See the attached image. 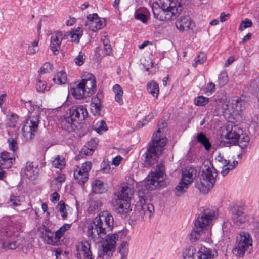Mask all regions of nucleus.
Listing matches in <instances>:
<instances>
[{
  "instance_id": "f257e3e1",
  "label": "nucleus",
  "mask_w": 259,
  "mask_h": 259,
  "mask_svg": "<svg viewBox=\"0 0 259 259\" xmlns=\"http://www.w3.org/2000/svg\"><path fill=\"white\" fill-rule=\"evenodd\" d=\"M113 218L108 211L101 212L90 223L87 229V236L96 244H102V253H99L100 257L104 258L112 255L116 240L118 239L117 234L107 235L113 229Z\"/></svg>"
},
{
  "instance_id": "f03ea898",
  "label": "nucleus",
  "mask_w": 259,
  "mask_h": 259,
  "mask_svg": "<svg viewBox=\"0 0 259 259\" xmlns=\"http://www.w3.org/2000/svg\"><path fill=\"white\" fill-rule=\"evenodd\" d=\"M166 127V123L162 122L158 125L157 132L153 135L152 143L143 155L146 164L152 165L157 161L159 156L164 149L166 138L161 136L163 128Z\"/></svg>"
},
{
  "instance_id": "7ed1b4c3",
  "label": "nucleus",
  "mask_w": 259,
  "mask_h": 259,
  "mask_svg": "<svg viewBox=\"0 0 259 259\" xmlns=\"http://www.w3.org/2000/svg\"><path fill=\"white\" fill-rule=\"evenodd\" d=\"M216 217L217 214L214 209L209 208L204 209L195 222L194 227L190 235L191 241L196 242L198 240L202 233L211 227L212 222Z\"/></svg>"
},
{
  "instance_id": "20e7f679",
  "label": "nucleus",
  "mask_w": 259,
  "mask_h": 259,
  "mask_svg": "<svg viewBox=\"0 0 259 259\" xmlns=\"http://www.w3.org/2000/svg\"><path fill=\"white\" fill-rule=\"evenodd\" d=\"M205 165L201 175L196 180L195 187L203 194L207 193L214 186L217 172L213 166Z\"/></svg>"
},
{
  "instance_id": "39448f33",
  "label": "nucleus",
  "mask_w": 259,
  "mask_h": 259,
  "mask_svg": "<svg viewBox=\"0 0 259 259\" xmlns=\"http://www.w3.org/2000/svg\"><path fill=\"white\" fill-rule=\"evenodd\" d=\"M133 194V188L128 185H123L117 194H115V205L117 206V210L119 213L126 214L129 211L130 202Z\"/></svg>"
},
{
  "instance_id": "423d86ee",
  "label": "nucleus",
  "mask_w": 259,
  "mask_h": 259,
  "mask_svg": "<svg viewBox=\"0 0 259 259\" xmlns=\"http://www.w3.org/2000/svg\"><path fill=\"white\" fill-rule=\"evenodd\" d=\"M39 122V115L37 113L34 115L31 113L22 128L23 135L26 139L31 140L35 137Z\"/></svg>"
},
{
  "instance_id": "0eeeda50",
  "label": "nucleus",
  "mask_w": 259,
  "mask_h": 259,
  "mask_svg": "<svg viewBox=\"0 0 259 259\" xmlns=\"http://www.w3.org/2000/svg\"><path fill=\"white\" fill-rule=\"evenodd\" d=\"M165 167L162 164H158L155 172H152L147 177L145 186L149 190H153L157 188L159 183L163 179Z\"/></svg>"
},
{
  "instance_id": "6e6552de",
  "label": "nucleus",
  "mask_w": 259,
  "mask_h": 259,
  "mask_svg": "<svg viewBox=\"0 0 259 259\" xmlns=\"http://www.w3.org/2000/svg\"><path fill=\"white\" fill-rule=\"evenodd\" d=\"M251 240L248 234L244 232L237 237L236 243L232 250L233 253L238 257H243L246 250L251 245Z\"/></svg>"
},
{
  "instance_id": "1a4fd4ad",
  "label": "nucleus",
  "mask_w": 259,
  "mask_h": 259,
  "mask_svg": "<svg viewBox=\"0 0 259 259\" xmlns=\"http://www.w3.org/2000/svg\"><path fill=\"white\" fill-rule=\"evenodd\" d=\"M160 7L173 19L182 11V6L176 0H160Z\"/></svg>"
},
{
  "instance_id": "9d476101",
  "label": "nucleus",
  "mask_w": 259,
  "mask_h": 259,
  "mask_svg": "<svg viewBox=\"0 0 259 259\" xmlns=\"http://www.w3.org/2000/svg\"><path fill=\"white\" fill-rule=\"evenodd\" d=\"M227 133L225 136L226 141H224L226 147L236 145L240 135L243 132L242 129L237 125H228L226 128Z\"/></svg>"
},
{
  "instance_id": "9b49d317",
  "label": "nucleus",
  "mask_w": 259,
  "mask_h": 259,
  "mask_svg": "<svg viewBox=\"0 0 259 259\" xmlns=\"http://www.w3.org/2000/svg\"><path fill=\"white\" fill-rule=\"evenodd\" d=\"M105 21L104 19L100 18L98 14L94 13L87 16V21L85 26L90 30L96 32L102 29L105 26Z\"/></svg>"
},
{
  "instance_id": "f8f14e48",
  "label": "nucleus",
  "mask_w": 259,
  "mask_h": 259,
  "mask_svg": "<svg viewBox=\"0 0 259 259\" xmlns=\"http://www.w3.org/2000/svg\"><path fill=\"white\" fill-rule=\"evenodd\" d=\"M88 115L87 109L83 105H74L69 109V116L75 122L84 120Z\"/></svg>"
},
{
  "instance_id": "ddd939ff",
  "label": "nucleus",
  "mask_w": 259,
  "mask_h": 259,
  "mask_svg": "<svg viewBox=\"0 0 259 259\" xmlns=\"http://www.w3.org/2000/svg\"><path fill=\"white\" fill-rule=\"evenodd\" d=\"M76 256L77 259H93L90 245L88 242H82L76 246Z\"/></svg>"
},
{
  "instance_id": "4468645a",
  "label": "nucleus",
  "mask_w": 259,
  "mask_h": 259,
  "mask_svg": "<svg viewBox=\"0 0 259 259\" xmlns=\"http://www.w3.org/2000/svg\"><path fill=\"white\" fill-rule=\"evenodd\" d=\"M81 83L88 92L87 96H90L95 93L96 90L95 77L92 74L88 73L84 76Z\"/></svg>"
},
{
  "instance_id": "2eb2a0df",
  "label": "nucleus",
  "mask_w": 259,
  "mask_h": 259,
  "mask_svg": "<svg viewBox=\"0 0 259 259\" xmlns=\"http://www.w3.org/2000/svg\"><path fill=\"white\" fill-rule=\"evenodd\" d=\"M63 38V33L61 31H56L52 34L50 49L54 55L58 54Z\"/></svg>"
},
{
  "instance_id": "dca6fc26",
  "label": "nucleus",
  "mask_w": 259,
  "mask_h": 259,
  "mask_svg": "<svg viewBox=\"0 0 259 259\" xmlns=\"http://www.w3.org/2000/svg\"><path fill=\"white\" fill-rule=\"evenodd\" d=\"M39 168L37 164L33 162L28 161L26 162L24 168V175L29 179L35 180L38 176Z\"/></svg>"
},
{
  "instance_id": "f3484780",
  "label": "nucleus",
  "mask_w": 259,
  "mask_h": 259,
  "mask_svg": "<svg viewBox=\"0 0 259 259\" xmlns=\"http://www.w3.org/2000/svg\"><path fill=\"white\" fill-rule=\"evenodd\" d=\"M152 10L154 17L160 21H164L172 20L169 14H166L165 11H163L157 2L154 3L152 6Z\"/></svg>"
},
{
  "instance_id": "a211bd4d",
  "label": "nucleus",
  "mask_w": 259,
  "mask_h": 259,
  "mask_svg": "<svg viewBox=\"0 0 259 259\" xmlns=\"http://www.w3.org/2000/svg\"><path fill=\"white\" fill-rule=\"evenodd\" d=\"M192 21L188 16L181 17L176 22V26L181 31H187L191 29Z\"/></svg>"
},
{
  "instance_id": "6ab92c4d",
  "label": "nucleus",
  "mask_w": 259,
  "mask_h": 259,
  "mask_svg": "<svg viewBox=\"0 0 259 259\" xmlns=\"http://www.w3.org/2000/svg\"><path fill=\"white\" fill-rule=\"evenodd\" d=\"M12 154L6 151L0 153V165L3 168L8 169L11 167L15 159L13 157Z\"/></svg>"
},
{
  "instance_id": "aec40b11",
  "label": "nucleus",
  "mask_w": 259,
  "mask_h": 259,
  "mask_svg": "<svg viewBox=\"0 0 259 259\" xmlns=\"http://www.w3.org/2000/svg\"><path fill=\"white\" fill-rule=\"evenodd\" d=\"M64 235L61 231L58 230L56 232L55 235L51 232L48 233L47 234L45 235V240L47 243L53 245H57L60 242V239Z\"/></svg>"
},
{
  "instance_id": "412c9836",
  "label": "nucleus",
  "mask_w": 259,
  "mask_h": 259,
  "mask_svg": "<svg viewBox=\"0 0 259 259\" xmlns=\"http://www.w3.org/2000/svg\"><path fill=\"white\" fill-rule=\"evenodd\" d=\"M232 219L234 223L240 226L244 223L247 220L246 217L241 208H234L233 210Z\"/></svg>"
},
{
  "instance_id": "4be33fe9",
  "label": "nucleus",
  "mask_w": 259,
  "mask_h": 259,
  "mask_svg": "<svg viewBox=\"0 0 259 259\" xmlns=\"http://www.w3.org/2000/svg\"><path fill=\"white\" fill-rule=\"evenodd\" d=\"M196 176V170L193 167H186L182 170L181 180L192 183Z\"/></svg>"
},
{
  "instance_id": "5701e85b",
  "label": "nucleus",
  "mask_w": 259,
  "mask_h": 259,
  "mask_svg": "<svg viewBox=\"0 0 259 259\" xmlns=\"http://www.w3.org/2000/svg\"><path fill=\"white\" fill-rule=\"evenodd\" d=\"M91 110L95 116L101 115V101L98 95L94 96L92 98Z\"/></svg>"
},
{
  "instance_id": "b1692460",
  "label": "nucleus",
  "mask_w": 259,
  "mask_h": 259,
  "mask_svg": "<svg viewBox=\"0 0 259 259\" xmlns=\"http://www.w3.org/2000/svg\"><path fill=\"white\" fill-rule=\"evenodd\" d=\"M73 96L76 99H80L86 98L88 92L81 82H79L75 87L71 89Z\"/></svg>"
},
{
  "instance_id": "393cba45",
  "label": "nucleus",
  "mask_w": 259,
  "mask_h": 259,
  "mask_svg": "<svg viewBox=\"0 0 259 259\" xmlns=\"http://www.w3.org/2000/svg\"><path fill=\"white\" fill-rule=\"evenodd\" d=\"M92 192L95 194H101L107 191L104 183L99 180H95L92 184Z\"/></svg>"
},
{
  "instance_id": "a878e982",
  "label": "nucleus",
  "mask_w": 259,
  "mask_h": 259,
  "mask_svg": "<svg viewBox=\"0 0 259 259\" xmlns=\"http://www.w3.org/2000/svg\"><path fill=\"white\" fill-rule=\"evenodd\" d=\"M213 255L211 250L205 247L201 246L197 252V259H213Z\"/></svg>"
},
{
  "instance_id": "bb28decb",
  "label": "nucleus",
  "mask_w": 259,
  "mask_h": 259,
  "mask_svg": "<svg viewBox=\"0 0 259 259\" xmlns=\"http://www.w3.org/2000/svg\"><path fill=\"white\" fill-rule=\"evenodd\" d=\"M245 102L241 99L238 98L233 99L232 101V108L233 110V113H238L242 111L244 109Z\"/></svg>"
},
{
  "instance_id": "cd10ccee",
  "label": "nucleus",
  "mask_w": 259,
  "mask_h": 259,
  "mask_svg": "<svg viewBox=\"0 0 259 259\" xmlns=\"http://www.w3.org/2000/svg\"><path fill=\"white\" fill-rule=\"evenodd\" d=\"M113 91L115 94V100L120 105L123 103L122 96L123 91L122 87L119 84H115L112 88Z\"/></svg>"
},
{
  "instance_id": "c85d7f7f",
  "label": "nucleus",
  "mask_w": 259,
  "mask_h": 259,
  "mask_svg": "<svg viewBox=\"0 0 259 259\" xmlns=\"http://www.w3.org/2000/svg\"><path fill=\"white\" fill-rule=\"evenodd\" d=\"M74 177L77 183L82 185L88 181L89 174L83 173L80 170L75 169L74 171Z\"/></svg>"
},
{
  "instance_id": "c756f323",
  "label": "nucleus",
  "mask_w": 259,
  "mask_h": 259,
  "mask_svg": "<svg viewBox=\"0 0 259 259\" xmlns=\"http://www.w3.org/2000/svg\"><path fill=\"white\" fill-rule=\"evenodd\" d=\"M197 140L204 146L206 150L208 151L210 149L211 144L204 134L203 133H198L197 136Z\"/></svg>"
},
{
  "instance_id": "7c9ffc66",
  "label": "nucleus",
  "mask_w": 259,
  "mask_h": 259,
  "mask_svg": "<svg viewBox=\"0 0 259 259\" xmlns=\"http://www.w3.org/2000/svg\"><path fill=\"white\" fill-rule=\"evenodd\" d=\"M74 122L75 121L70 116L64 118L61 122L62 128L69 132L74 131L75 127Z\"/></svg>"
},
{
  "instance_id": "2f4dec72",
  "label": "nucleus",
  "mask_w": 259,
  "mask_h": 259,
  "mask_svg": "<svg viewBox=\"0 0 259 259\" xmlns=\"http://www.w3.org/2000/svg\"><path fill=\"white\" fill-rule=\"evenodd\" d=\"M147 89L149 93L153 97L157 98L159 94L158 84L155 81H152L147 83Z\"/></svg>"
},
{
  "instance_id": "473e14b6",
  "label": "nucleus",
  "mask_w": 259,
  "mask_h": 259,
  "mask_svg": "<svg viewBox=\"0 0 259 259\" xmlns=\"http://www.w3.org/2000/svg\"><path fill=\"white\" fill-rule=\"evenodd\" d=\"M53 81L57 84H64L67 83V77L66 73L64 71L58 72L53 78Z\"/></svg>"
},
{
  "instance_id": "72a5a7b5",
  "label": "nucleus",
  "mask_w": 259,
  "mask_h": 259,
  "mask_svg": "<svg viewBox=\"0 0 259 259\" xmlns=\"http://www.w3.org/2000/svg\"><path fill=\"white\" fill-rule=\"evenodd\" d=\"M189 185V183L181 179L178 185L175 188L176 195L179 196L181 194L186 192V189L188 188Z\"/></svg>"
},
{
  "instance_id": "f704fd0d",
  "label": "nucleus",
  "mask_w": 259,
  "mask_h": 259,
  "mask_svg": "<svg viewBox=\"0 0 259 259\" xmlns=\"http://www.w3.org/2000/svg\"><path fill=\"white\" fill-rule=\"evenodd\" d=\"M249 140V136L246 134H243L242 132L238 138L237 144L241 149H243L248 146Z\"/></svg>"
},
{
  "instance_id": "c9c22d12",
  "label": "nucleus",
  "mask_w": 259,
  "mask_h": 259,
  "mask_svg": "<svg viewBox=\"0 0 259 259\" xmlns=\"http://www.w3.org/2000/svg\"><path fill=\"white\" fill-rule=\"evenodd\" d=\"M197 251L193 246H190L187 248L184 253V259H195V254Z\"/></svg>"
},
{
  "instance_id": "e433bc0d",
  "label": "nucleus",
  "mask_w": 259,
  "mask_h": 259,
  "mask_svg": "<svg viewBox=\"0 0 259 259\" xmlns=\"http://www.w3.org/2000/svg\"><path fill=\"white\" fill-rule=\"evenodd\" d=\"M70 34L72 41L76 43H78L80 38L82 35V30L79 27H78L70 32Z\"/></svg>"
},
{
  "instance_id": "4c0bfd02",
  "label": "nucleus",
  "mask_w": 259,
  "mask_h": 259,
  "mask_svg": "<svg viewBox=\"0 0 259 259\" xmlns=\"http://www.w3.org/2000/svg\"><path fill=\"white\" fill-rule=\"evenodd\" d=\"M94 130L98 133L102 134L107 130L106 122L104 120H101L96 123Z\"/></svg>"
},
{
  "instance_id": "58836bf2",
  "label": "nucleus",
  "mask_w": 259,
  "mask_h": 259,
  "mask_svg": "<svg viewBox=\"0 0 259 259\" xmlns=\"http://www.w3.org/2000/svg\"><path fill=\"white\" fill-rule=\"evenodd\" d=\"M53 165L56 167L62 169L65 165V159L57 156L52 161Z\"/></svg>"
},
{
  "instance_id": "ea45409f",
  "label": "nucleus",
  "mask_w": 259,
  "mask_h": 259,
  "mask_svg": "<svg viewBox=\"0 0 259 259\" xmlns=\"http://www.w3.org/2000/svg\"><path fill=\"white\" fill-rule=\"evenodd\" d=\"M142 209L144 211V214H149L150 217L154 211V208L153 204L151 203L143 204L142 206Z\"/></svg>"
},
{
  "instance_id": "a19ab883",
  "label": "nucleus",
  "mask_w": 259,
  "mask_h": 259,
  "mask_svg": "<svg viewBox=\"0 0 259 259\" xmlns=\"http://www.w3.org/2000/svg\"><path fill=\"white\" fill-rule=\"evenodd\" d=\"M65 180V177L64 175H60L55 179H54L51 182L52 186L55 185L57 188H60L62 185V183Z\"/></svg>"
},
{
  "instance_id": "79ce46f5",
  "label": "nucleus",
  "mask_w": 259,
  "mask_h": 259,
  "mask_svg": "<svg viewBox=\"0 0 259 259\" xmlns=\"http://www.w3.org/2000/svg\"><path fill=\"white\" fill-rule=\"evenodd\" d=\"M206 60V55L203 53H201L197 56L195 59V63H193V66L196 67L199 64H203Z\"/></svg>"
},
{
  "instance_id": "37998d69",
  "label": "nucleus",
  "mask_w": 259,
  "mask_h": 259,
  "mask_svg": "<svg viewBox=\"0 0 259 259\" xmlns=\"http://www.w3.org/2000/svg\"><path fill=\"white\" fill-rule=\"evenodd\" d=\"M195 105L197 106H205L209 102V99L203 96H198L195 101Z\"/></svg>"
},
{
  "instance_id": "c03bdc74",
  "label": "nucleus",
  "mask_w": 259,
  "mask_h": 259,
  "mask_svg": "<svg viewBox=\"0 0 259 259\" xmlns=\"http://www.w3.org/2000/svg\"><path fill=\"white\" fill-rule=\"evenodd\" d=\"M89 208L91 211H96L98 210L102 205V202L100 200H92L90 202Z\"/></svg>"
},
{
  "instance_id": "a18cd8bd",
  "label": "nucleus",
  "mask_w": 259,
  "mask_h": 259,
  "mask_svg": "<svg viewBox=\"0 0 259 259\" xmlns=\"http://www.w3.org/2000/svg\"><path fill=\"white\" fill-rule=\"evenodd\" d=\"M85 59L86 56L84 54L80 52L78 55L75 58L74 61L76 65L81 66L84 63Z\"/></svg>"
},
{
  "instance_id": "49530a36",
  "label": "nucleus",
  "mask_w": 259,
  "mask_h": 259,
  "mask_svg": "<svg viewBox=\"0 0 259 259\" xmlns=\"http://www.w3.org/2000/svg\"><path fill=\"white\" fill-rule=\"evenodd\" d=\"M52 70V65L49 63H45L40 68L39 72L40 74H45L51 72Z\"/></svg>"
},
{
  "instance_id": "de8ad7c7",
  "label": "nucleus",
  "mask_w": 259,
  "mask_h": 259,
  "mask_svg": "<svg viewBox=\"0 0 259 259\" xmlns=\"http://www.w3.org/2000/svg\"><path fill=\"white\" fill-rule=\"evenodd\" d=\"M252 25V21L248 19H246L245 20L241 22L239 27V30L242 31L244 29L251 27Z\"/></svg>"
},
{
  "instance_id": "09e8293b",
  "label": "nucleus",
  "mask_w": 259,
  "mask_h": 259,
  "mask_svg": "<svg viewBox=\"0 0 259 259\" xmlns=\"http://www.w3.org/2000/svg\"><path fill=\"white\" fill-rule=\"evenodd\" d=\"M61 201L59 204L58 205V208L59 212L61 213V216L64 219H66L67 217V213L66 211V205L63 202L61 203Z\"/></svg>"
},
{
  "instance_id": "8fccbe9b",
  "label": "nucleus",
  "mask_w": 259,
  "mask_h": 259,
  "mask_svg": "<svg viewBox=\"0 0 259 259\" xmlns=\"http://www.w3.org/2000/svg\"><path fill=\"white\" fill-rule=\"evenodd\" d=\"M19 244L16 241H13L11 242L5 241L3 243V246L4 248L10 249H15L17 248Z\"/></svg>"
},
{
  "instance_id": "3c124183",
  "label": "nucleus",
  "mask_w": 259,
  "mask_h": 259,
  "mask_svg": "<svg viewBox=\"0 0 259 259\" xmlns=\"http://www.w3.org/2000/svg\"><path fill=\"white\" fill-rule=\"evenodd\" d=\"M47 87V83L45 81H42L40 79H37L36 84V89L38 92H44Z\"/></svg>"
},
{
  "instance_id": "603ef678",
  "label": "nucleus",
  "mask_w": 259,
  "mask_h": 259,
  "mask_svg": "<svg viewBox=\"0 0 259 259\" xmlns=\"http://www.w3.org/2000/svg\"><path fill=\"white\" fill-rule=\"evenodd\" d=\"M92 166V164L91 162L88 161L84 162L82 164L81 168H79V170H80L83 173H86V174H89V171L91 169Z\"/></svg>"
},
{
  "instance_id": "864d4df0",
  "label": "nucleus",
  "mask_w": 259,
  "mask_h": 259,
  "mask_svg": "<svg viewBox=\"0 0 259 259\" xmlns=\"http://www.w3.org/2000/svg\"><path fill=\"white\" fill-rule=\"evenodd\" d=\"M9 149L14 152L18 149L17 143L15 140L10 138L8 140Z\"/></svg>"
},
{
  "instance_id": "5fc2aeb1",
  "label": "nucleus",
  "mask_w": 259,
  "mask_h": 259,
  "mask_svg": "<svg viewBox=\"0 0 259 259\" xmlns=\"http://www.w3.org/2000/svg\"><path fill=\"white\" fill-rule=\"evenodd\" d=\"M9 201L15 207L20 205L21 200L20 199V196H14L12 195L10 196Z\"/></svg>"
},
{
  "instance_id": "6e6d98bb",
  "label": "nucleus",
  "mask_w": 259,
  "mask_h": 259,
  "mask_svg": "<svg viewBox=\"0 0 259 259\" xmlns=\"http://www.w3.org/2000/svg\"><path fill=\"white\" fill-rule=\"evenodd\" d=\"M99 142V139L97 138H94L91 139L90 141L88 142V145L90 147V150L91 151H94V149L96 147Z\"/></svg>"
},
{
  "instance_id": "4d7b16f0",
  "label": "nucleus",
  "mask_w": 259,
  "mask_h": 259,
  "mask_svg": "<svg viewBox=\"0 0 259 259\" xmlns=\"http://www.w3.org/2000/svg\"><path fill=\"white\" fill-rule=\"evenodd\" d=\"M152 118H153V114H152L151 115L149 114L147 117H146L145 118L143 119L141 121H140L139 122V123L137 124V126L139 128H141V127L144 126Z\"/></svg>"
},
{
  "instance_id": "13d9d810",
  "label": "nucleus",
  "mask_w": 259,
  "mask_h": 259,
  "mask_svg": "<svg viewBox=\"0 0 259 259\" xmlns=\"http://www.w3.org/2000/svg\"><path fill=\"white\" fill-rule=\"evenodd\" d=\"M222 108L224 110L228 111L229 113H233V108H232V103H229L227 101L224 102L222 104Z\"/></svg>"
},
{
  "instance_id": "bf43d9fd",
  "label": "nucleus",
  "mask_w": 259,
  "mask_h": 259,
  "mask_svg": "<svg viewBox=\"0 0 259 259\" xmlns=\"http://www.w3.org/2000/svg\"><path fill=\"white\" fill-rule=\"evenodd\" d=\"M135 17L136 19L140 20L143 23H146L147 20L146 15L143 13H136L135 14Z\"/></svg>"
},
{
  "instance_id": "052dcab7",
  "label": "nucleus",
  "mask_w": 259,
  "mask_h": 259,
  "mask_svg": "<svg viewBox=\"0 0 259 259\" xmlns=\"http://www.w3.org/2000/svg\"><path fill=\"white\" fill-rule=\"evenodd\" d=\"M220 83L222 85L225 84L228 81V76L226 73H222L219 76Z\"/></svg>"
},
{
  "instance_id": "680f3d73",
  "label": "nucleus",
  "mask_w": 259,
  "mask_h": 259,
  "mask_svg": "<svg viewBox=\"0 0 259 259\" xmlns=\"http://www.w3.org/2000/svg\"><path fill=\"white\" fill-rule=\"evenodd\" d=\"M101 170L104 173H108L111 171L110 165L109 163H106L105 162L102 165Z\"/></svg>"
},
{
  "instance_id": "e2e57ef3",
  "label": "nucleus",
  "mask_w": 259,
  "mask_h": 259,
  "mask_svg": "<svg viewBox=\"0 0 259 259\" xmlns=\"http://www.w3.org/2000/svg\"><path fill=\"white\" fill-rule=\"evenodd\" d=\"M39 50L38 47H33L32 46H29L27 51V53L29 55H33L35 54Z\"/></svg>"
},
{
  "instance_id": "0e129e2a",
  "label": "nucleus",
  "mask_w": 259,
  "mask_h": 259,
  "mask_svg": "<svg viewBox=\"0 0 259 259\" xmlns=\"http://www.w3.org/2000/svg\"><path fill=\"white\" fill-rule=\"evenodd\" d=\"M122 159V158L120 156H117L113 159L112 161V164L115 166H118L119 165Z\"/></svg>"
},
{
  "instance_id": "69168bd1",
  "label": "nucleus",
  "mask_w": 259,
  "mask_h": 259,
  "mask_svg": "<svg viewBox=\"0 0 259 259\" xmlns=\"http://www.w3.org/2000/svg\"><path fill=\"white\" fill-rule=\"evenodd\" d=\"M207 91H209L211 94L215 91V84L212 82H210L208 84L206 88Z\"/></svg>"
},
{
  "instance_id": "338daca9",
  "label": "nucleus",
  "mask_w": 259,
  "mask_h": 259,
  "mask_svg": "<svg viewBox=\"0 0 259 259\" xmlns=\"http://www.w3.org/2000/svg\"><path fill=\"white\" fill-rule=\"evenodd\" d=\"M104 51L107 55H110L112 53V48L111 45H106L104 46Z\"/></svg>"
},
{
  "instance_id": "774afa93",
  "label": "nucleus",
  "mask_w": 259,
  "mask_h": 259,
  "mask_svg": "<svg viewBox=\"0 0 259 259\" xmlns=\"http://www.w3.org/2000/svg\"><path fill=\"white\" fill-rule=\"evenodd\" d=\"M51 195L52 202H56L59 200L60 196L57 192H54Z\"/></svg>"
}]
</instances>
